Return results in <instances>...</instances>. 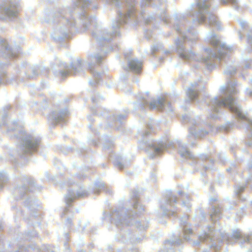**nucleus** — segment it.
Listing matches in <instances>:
<instances>
[{
  "label": "nucleus",
  "mask_w": 252,
  "mask_h": 252,
  "mask_svg": "<svg viewBox=\"0 0 252 252\" xmlns=\"http://www.w3.org/2000/svg\"><path fill=\"white\" fill-rule=\"evenodd\" d=\"M125 56L127 58L129 68L135 73H140L142 68V63L137 59L130 60L126 53H125Z\"/></svg>",
  "instance_id": "obj_21"
},
{
  "label": "nucleus",
  "mask_w": 252,
  "mask_h": 252,
  "mask_svg": "<svg viewBox=\"0 0 252 252\" xmlns=\"http://www.w3.org/2000/svg\"><path fill=\"white\" fill-rule=\"evenodd\" d=\"M248 167L250 169L252 168V161H251L248 164Z\"/></svg>",
  "instance_id": "obj_50"
},
{
  "label": "nucleus",
  "mask_w": 252,
  "mask_h": 252,
  "mask_svg": "<svg viewBox=\"0 0 252 252\" xmlns=\"http://www.w3.org/2000/svg\"><path fill=\"white\" fill-rule=\"evenodd\" d=\"M65 224L67 227L70 228L72 225V219L67 217L64 221Z\"/></svg>",
  "instance_id": "obj_41"
},
{
  "label": "nucleus",
  "mask_w": 252,
  "mask_h": 252,
  "mask_svg": "<svg viewBox=\"0 0 252 252\" xmlns=\"http://www.w3.org/2000/svg\"><path fill=\"white\" fill-rule=\"evenodd\" d=\"M163 2V0H142V6H146L150 4L152 5L158 6Z\"/></svg>",
  "instance_id": "obj_29"
},
{
  "label": "nucleus",
  "mask_w": 252,
  "mask_h": 252,
  "mask_svg": "<svg viewBox=\"0 0 252 252\" xmlns=\"http://www.w3.org/2000/svg\"><path fill=\"white\" fill-rule=\"evenodd\" d=\"M104 189L105 190L106 193H108L110 194H112V190L105 187V184L101 182H97L94 184V194H99L100 190Z\"/></svg>",
  "instance_id": "obj_23"
},
{
  "label": "nucleus",
  "mask_w": 252,
  "mask_h": 252,
  "mask_svg": "<svg viewBox=\"0 0 252 252\" xmlns=\"http://www.w3.org/2000/svg\"><path fill=\"white\" fill-rule=\"evenodd\" d=\"M153 125L152 123L147 124V130L139 131L138 136L139 139V146L141 149H144L153 158L157 155H159L168 147H174L178 148L179 154L181 157L186 159H192V164H199L202 165L205 170L211 167V165L214 163V160L209 159L206 155H200L196 158L187 149L181 141L177 140L174 142L167 141L166 139L152 140L148 141L146 136L153 131L152 130Z\"/></svg>",
  "instance_id": "obj_3"
},
{
  "label": "nucleus",
  "mask_w": 252,
  "mask_h": 252,
  "mask_svg": "<svg viewBox=\"0 0 252 252\" xmlns=\"http://www.w3.org/2000/svg\"><path fill=\"white\" fill-rule=\"evenodd\" d=\"M220 2L221 4L223 5L230 3L235 9L237 10H239L238 0H220Z\"/></svg>",
  "instance_id": "obj_31"
},
{
  "label": "nucleus",
  "mask_w": 252,
  "mask_h": 252,
  "mask_svg": "<svg viewBox=\"0 0 252 252\" xmlns=\"http://www.w3.org/2000/svg\"><path fill=\"white\" fill-rule=\"evenodd\" d=\"M160 19L165 24L172 23L174 29L181 35V38L175 40L176 51L179 58L185 61H197L204 63L208 70H212L217 62L225 60L228 52L232 50V47L221 43L219 37L213 31L210 32L206 36V41L211 44L213 50L210 48L204 49L205 55L201 56L194 54L191 50L186 49L185 41L195 42L197 39L196 31L192 29H187L189 21L182 14H175L170 18L164 11L160 16Z\"/></svg>",
  "instance_id": "obj_2"
},
{
  "label": "nucleus",
  "mask_w": 252,
  "mask_h": 252,
  "mask_svg": "<svg viewBox=\"0 0 252 252\" xmlns=\"http://www.w3.org/2000/svg\"><path fill=\"white\" fill-rule=\"evenodd\" d=\"M210 214V218L213 221L219 220L221 216L220 209L215 206H213L211 208Z\"/></svg>",
  "instance_id": "obj_25"
},
{
  "label": "nucleus",
  "mask_w": 252,
  "mask_h": 252,
  "mask_svg": "<svg viewBox=\"0 0 252 252\" xmlns=\"http://www.w3.org/2000/svg\"><path fill=\"white\" fill-rule=\"evenodd\" d=\"M41 70V67L38 65H34L31 67L28 72L26 73L27 76L29 79H33L38 76L39 72Z\"/></svg>",
  "instance_id": "obj_24"
},
{
  "label": "nucleus",
  "mask_w": 252,
  "mask_h": 252,
  "mask_svg": "<svg viewBox=\"0 0 252 252\" xmlns=\"http://www.w3.org/2000/svg\"><path fill=\"white\" fill-rule=\"evenodd\" d=\"M78 252H85L83 250H79Z\"/></svg>",
  "instance_id": "obj_61"
},
{
  "label": "nucleus",
  "mask_w": 252,
  "mask_h": 252,
  "mask_svg": "<svg viewBox=\"0 0 252 252\" xmlns=\"http://www.w3.org/2000/svg\"><path fill=\"white\" fill-rule=\"evenodd\" d=\"M113 156H115L116 158L115 160L114 161V165L120 170L123 169L126 167V165L121 162L122 157L121 156H116L113 154H111L110 155V158H112Z\"/></svg>",
  "instance_id": "obj_27"
},
{
  "label": "nucleus",
  "mask_w": 252,
  "mask_h": 252,
  "mask_svg": "<svg viewBox=\"0 0 252 252\" xmlns=\"http://www.w3.org/2000/svg\"><path fill=\"white\" fill-rule=\"evenodd\" d=\"M91 111L93 113V115L96 113L95 111V108L94 107H91Z\"/></svg>",
  "instance_id": "obj_48"
},
{
  "label": "nucleus",
  "mask_w": 252,
  "mask_h": 252,
  "mask_svg": "<svg viewBox=\"0 0 252 252\" xmlns=\"http://www.w3.org/2000/svg\"><path fill=\"white\" fill-rule=\"evenodd\" d=\"M69 115V112L67 108H64L61 111H53L48 116L49 121L53 126L57 124L63 126V124L67 122L66 118Z\"/></svg>",
  "instance_id": "obj_16"
},
{
  "label": "nucleus",
  "mask_w": 252,
  "mask_h": 252,
  "mask_svg": "<svg viewBox=\"0 0 252 252\" xmlns=\"http://www.w3.org/2000/svg\"><path fill=\"white\" fill-rule=\"evenodd\" d=\"M199 241L194 242L193 245H199L201 242L211 243L210 247L217 252L220 249V245L223 241L227 243L238 242L241 247H249L252 245V234L250 235H242L238 230H234L230 235L224 232L214 231L212 226H208L207 231L201 232L198 237Z\"/></svg>",
  "instance_id": "obj_5"
},
{
  "label": "nucleus",
  "mask_w": 252,
  "mask_h": 252,
  "mask_svg": "<svg viewBox=\"0 0 252 252\" xmlns=\"http://www.w3.org/2000/svg\"><path fill=\"white\" fill-rule=\"evenodd\" d=\"M163 47V45L161 43H158L155 45H153L151 48V54L154 56L155 53L159 51L160 49H161Z\"/></svg>",
  "instance_id": "obj_35"
},
{
  "label": "nucleus",
  "mask_w": 252,
  "mask_h": 252,
  "mask_svg": "<svg viewBox=\"0 0 252 252\" xmlns=\"http://www.w3.org/2000/svg\"><path fill=\"white\" fill-rule=\"evenodd\" d=\"M124 111L125 112V114H120L117 116L111 115L109 117L108 112L106 110H103V113H100L99 111L97 115L99 116H103L106 119H109L110 120H113L114 121L115 123L117 124H119L120 125H121L123 123V120L125 119L126 117V113L128 112V110L125 109Z\"/></svg>",
  "instance_id": "obj_20"
},
{
  "label": "nucleus",
  "mask_w": 252,
  "mask_h": 252,
  "mask_svg": "<svg viewBox=\"0 0 252 252\" xmlns=\"http://www.w3.org/2000/svg\"><path fill=\"white\" fill-rule=\"evenodd\" d=\"M114 146L113 141L112 139H110L109 137L105 140V143L103 145V149L109 150L111 149Z\"/></svg>",
  "instance_id": "obj_34"
},
{
  "label": "nucleus",
  "mask_w": 252,
  "mask_h": 252,
  "mask_svg": "<svg viewBox=\"0 0 252 252\" xmlns=\"http://www.w3.org/2000/svg\"><path fill=\"white\" fill-rule=\"evenodd\" d=\"M234 126L233 122H227L226 124L219 126L218 130L220 131L229 132Z\"/></svg>",
  "instance_id": "obj_28"
},
{
  "label": "nucleus",
  "mask_w": 252,
  "mask_h": 252,
  "mask_svg": "<svg viewBox=\"0 0 252 252\" xmlns=\"http://www.w3.org/2000/svg\"><path fill=\"white\" fill-rule=\"evenodd\" d=\"M135 240H134V238H132V243H134V244L140 243L141 241V238H135Z\"/></svg>",
  "instance_id": "obj_47"
},
{
  "label": "nucleus",
  "mask_w": 252,
  "mask_h": 252,
  "mask_svg": "<svg viewBox=\"0 0 252 252\" xmlns=\"http://www.w3.org/2000/svg\"><path fill=\"white\" fill-rule=\"evenodd\" d=\"M12 125L13 127L7 126V133L11 137L19 140L18 154L21 158H26L37 151L40 144V138L25 133L22 127L18 126L16 121L13 122Z\"/></svg>",
  "instance_id": "obj_7"
},
{
  "label": "nucleus",
  "mask_w": 252,
  "mask_h": 252,
  "mask_svg": "<svg viewBox=\"0 0 252 252\" xmlns=\"http://www.w3.org/2000/svg\"><path fill=\"white\" fill-rule=\"evenodd\" d=\"M64 237L65 238V241L64 242V252H70V247L68 245V242L69 239L68 233L64 234Z\"/></svg>",
  "instance_id": "obj_36"
},
{
  "label": "nucleus",
  "mask_w": 252,
  "mask_h": 252,
  "mask_svg": "<svg viewBox=\"0 0 252 252\" xmlns=\"http://www.w3.org/2000/svg\"><path fill=\"white\" fill-rule=\"evenodd\" d=\"M239 24L240 26L243 29H245L246 27L248 26L246 22L244 20H240L239 21Z\"/></svg>",
  "instance_id": "obj_45"
},
{
  "label": "nucleus",
  "mask_w": 252,
  "mask_h": 252,
  "mask_svg": "<svg viewBox=\"0 0 252 252\" xmlns=\"http://www.w3.org/2000/svg\"><path fill=\"white\" fill-rule=\"evenodd\" d=\"M249 251L248 252H252V247L249 248Z\"/></svg>",
  "instance_id": "obj_58"
},
{
  "label": "nucleus",
  "mask_w": 252,
  "mask_h": 252,
  "mask_svg": "<svg viewBox=\"0 0 252 252\" xmlns=\"http://www.w3.org/2000/svg\"><path fill=\"white\" fill-rule=\"evenodd\" d=\"M204 89V86L199 84L197 82L191 84V86L186 91L188 99H186V102H190L191 101L199 102V92H201Z\"/></svg>",
  "instance_id": "obj_17"
},
{
  "label": "nucleus",
  "mask_w": 252,
  "mask_h": 252,
  "mask_svg": "<svg viewBox=\"0 0 252 252\" xmlns=\"http://www.w3.org/2000/svg\"><path fill=\"white\" fill-rule=\"evenodd\" d=\"M145 35L146 38H147L148 40L150 39V37L152 36L151 31L149 30L145 31Z\"/></svg>",
  "instance_id": "obj_43"
},
{
  "label": "nucleus",
  "mask_w": 252,
  "mask_h": 252,
  "mask_svg": "<svg viewBox=\"0 0 252 252\" xmlns=\"http://www.w3.org/2000/svg\"><path fill=\"white\" fill-rule=\"evenodd\" d=\"M183 121L191 125L189 128V134L188 138L191 145L195 144L191 141L192 138H202L208 134L209 131H212L213 127L210 125H205L204 126L200 122V118L196 117L195 118L189 117L187 115L183 116Z\"/></svg>",
  "instance_id": "obj_11"
},
{
  "label": "nucleus",
  "mask_w": 252,
  "mask_h": 252,
  "mask_svg": "<svg viewBox=\"0 0 252 252\" xmlns=\"http://www.w3.org/2000/svg\"><path fill=\"white\" fill-rule=\"evenodd\" d=\"M133 81L134 82H136V83H138V79L136 77H134L133 79Z\"/></svg>",
  "instance_id": "obj_51"
},
{
  "label": "nucleus",
  "mask_w": 252,
  "mask_h": 252,
  "mask_svg": "<svg viewBox=\"0 0 252 252\" xmlns=\"http://www.w3.org/2000/svg\"><path fill=\"white\" fill-rule=\"evenodd\" d=\"M88 126H89V127L93 130L92 125L91 124H89Z\"/></svg>",
  "instance_id": "obj_55"
},
{
  "label": "nucleus",
  "mask_w": 252,
  "mask_h": 252,
  "mask_svg": "<svg viewBox=\"0 0 252 252\" xmlns=\"http://www.w3.org/2000/svg\"><path fill=\"white\" fill-rule=\"evenodd\" d=\"M164 53H165V54H167H167H169V53H170V51H168V50H166V51H164Z\"/></svg>",
  "instance_id": "obj_54"
},
{
  "label": "nucleus",
  "mask_w": 252,
  "mask_h": 252,
  "mask_svg": "<svg viewBox=\"0 0 252 252\" xmlns=\"http://www.w3.org/2000/svg\"><path fill=\"white\" fill-rule=\"evenodd\" d=\"M195 0L196 3H191L189 8L187 14L194 17L192 20L194 24L205 23L217 30H220V22L211 11L210 7L213 0Z\"/></svg>",
  "instance_id": "obj_8"
},
{
  "label": "nucleus",
  "mask_w": 252,
  "mask_h": 252,
  "mask_svg": "<svg viewBox=\"0 0 252 252\" xmlns=\"http://www.w3.org/2000/svg\"><path fill=\"white\" fill-rule=\"evenodd\" d=\"M250 33H252V28L249 30Z\"/></svg>",
  "instance_id": "obj_64"
},
{
  "label": "nucleus",
  "mask_w": 252,
  "mask_h": 252,
  "mask_svg": "<svg viewBox=\"0 0 252 252\" xmlns=\"http://www.w3.org/2000/svg\"><path fill=\"white\" fill-rule=\"evenodd\" d=\"M248 128L249 130L250 131L251 134L252 136V121L248 122Z\"/></svg>",
  "instance_id": "obj_46"
},
{
  "label": "nucleus",
  "mask_w": 252,
  "mask_h": 252,
  "mask_svg": "<svg viewBox=\"0 0 252 252\" xmlns=\"http://www.w3.org/2000/svg\"><path fill=\"white\" fill-rule=\"evenodd\" d=\"M2 229V226L1 225V223H0V230Z\"/></svg>",
  "instance_id": "obj_60"
},
{
  "label": "nucleus",
  "mask_w": 252,
  "mask_h": 252,
  "mask_svg": "<svg viewBox=\"0 0 252 252\" xmlns=\"http://www.w3.org/2000/svg\"><path fill=\"white\" fill-rule=\"evenodd\" d=\"M218 158L219 160L222 163H224L225 162V155L222 153H219L218 154Z\"/></svg>",
  "instance_id": "obj_42"
},
{
  "label": "nucleus",
  "mask_w": 252,
  "mask_h": 252,
  "mask_svg": "<svg viewBox=\"0 0 252 252\" xmlns=\"http://www.w3.org/2000/svg\"><path fill=\"white\" fill-rule=\"evenodd\" d=\"M139 214V213H138L137 215H136L134 217V218L133 219L132 221L130 220V218L132 217L131 214L129 216L126 217L125 214H122V215L120 216V217H118L117 219H121L123 220L124 219L126 218L127 219V220L130 221V222H131L130 224H126L124 222V221H123L122 223H121L119 225H116L117 227H119V226H121V225H133V223H134L135 226L137 228H138L140 230L142 231V230H145L149 227V223H148V220H142L140 221H135V222L134 221V219H135V217L137 216H138Z\"/></svg>",
  "instance_id": "obj_19"
},
{
  "label": "nucleus",
  "mask_w": 252,
  "mask_h": 252,
  "mask_svg": "<svg viewBox=\"0 0 252 252\" xmlns=\"http://www.w3.org/2000/svg\"><path fill=\"white\" fill-rule=\"evenodd\" d=\"M177 198V197L173 195L171 190L165 191L164 199L160 202V208L162 211L163 216L168 217L170 216H176L177 209L175 207Z\"/></svg>",
  "instance_id": "obj_15"
},
{
  "label": "nucleus",
  "mask_w": 252,
  "mask_h": 252,
  "mask_svg": "<svg viewBox=\"0 0 252 252\" xmlns=\"http://www.w3.org/2000/svg\"><path fill=\"white\" fill-rule=\"evenodd\" d=\"M6 117H7L6 114H5L4 115H3V116H2L3 122H0V127L2 126H4V125H6V120H5V119Z\"/></svg>",
  "instance_id": "obj_44"
},
{
  "label": "nucleus",
  "mask_w": 252,
  "mask_h": 252,
  "mask_svg": "<svg viewBox=\"0 0 252 252\" xmlns=\"http://www.w3.org/2000/svg\"><path fill=\"white\" fill-rule=\"evenodd\" d=\"M103 99V97L100 95L99 94H95L94 96L92 97V101L94 103H97L99 100Z\"/></svg>",
  "instance_id": "obj_38"
},
{
  "label": "nucleus",
  "mask_w": 252,
  "mask_h": 252,
  "mask_svg": "<svg viewBox=\"0 0 252 252\" xmlns=\"http://www.w3.org/2000/svg\"><path fill=\"white\" fill-rule=\"evenodd\" d=\"M132 252H138V250H137V249L135 248L134 249L132 250Z\"/></svg>",
  "instance_id": "obj_53"
},
{
  "label": "nucleus",
  "mask_w": 252,
  "mask_h": 252,
  "mask_svg": "<svg viewBox=\"0 0 252 252\" xmlns=\"http://www.w3.org/2000/svg\"><path fill=\"white\" fill-rule=\"evenodd\" d=\"M237 69L233 66H228L223 71V74L227 76H233L236 72Z\"/></svg>",
  "instance_id": "obj_33"
},
{
  "label": "nucleus",
  "mask_w": 252,
  "mask_h": 252,
  "mask_svg": "<svg viewBox=\"0 0 252 252\" xmlns=\"http://www.w3.org/2000/svg\"><path fill=\"white\" fill-rule=\"evenodd\" d=\"M236 85L237 83L235 80H229L227 81L226 86H220V94L219 96L210 99L208 96H205L202 102L210 107L212 112L209 115L210 118L217 119L219 110L223 106L227 107L231 112L234 113L238 120L247 121L246 116L243 113L241 107L234 96L237 93L235 88Z\"/></svg>",
  "instance_id": "obj_4"
},
{
  "label": "nucleus",
  "mask_w": 252,
  "mask_h": 252,
  "mask_svg": "<svg viewBox=\"0 0 252 252\" xmlns=\"http://www.w3.org/2000/svg\"><path fill=\"white\" fill-rule=\"evenodd\" d=\"M245 189V186L243 185H238L235 188V192L237 197L242 200H245V198H244L241 196V193L244 191Z\"/></svg>",
  "instance_id": "obj_30"
},
{
  "label": "nucleus",
  "mask_w": 252,
  "mask_h": 252,
  "mask_svg": "<svg viewBox=\"0 0 252 252\" xmlns=\"http://www.w3.org/2000/svg\"><path fill=\"white\" fill-rule=\"evenodd\" d=\"M22 182L23 184L22 185L18 186L14 189V195L17 200L25 198V206L29 209L31 213H33L32 216L35 217L34 213L40 208V206L36 197L31 193V191L35 189L36 188L34 181L32 178L24 177Z\"/></svg>",
  "instance_id": "obj_9"
},
{
  "label": "nucleus",
  "mask_w": 252,
  "mask_h": 252,
  "mask_svg": "<svg viewBox=\"0 0 252 252\" xmlns=\"http://www.w3.org/2000/svg\"><path fill=\"white\" fill-rule=\"evenodd\" d=\"M127 77L126 75H125V76H124V80L126 79H127Z\"/></svg>",
  "instance_id": "obj_62"
},
{
  "label": "nucleus",
  "mask_w": 252,
  "mask_h": 252,
  "mask_svg": "<svg viewBox=\"0 0 252 252\" xmlns=\"http://www.w3.org/2000/svg\"><path fill=\"white\" fill-rule=\"evenodd\" d=\"M35 249L34 246H30L28 248L25 247V246H22L19 247L18 250H17L15 252H30V250H33Z\"/></svg>",
  "instance_id": "obj_37"
},
{
  "label": "nucleus",
  "mask_w": 252,
  "mask_h": 252,
  "mask_svg": "<svg viewBox=\"0 0 252 252\" xmlns=\"http://www.w3.org/2000/svg\"><path fill=\"white\" fill-rule=\"evenodd\" d=\"M149 104L148 101L146 98L143 96H139L137 100L134 103V109H140L144 110L145 107Z\"/></svg>",
  "instance_id": "obj_22"
},
{
  "label": "nucleus",
  "mask_w": 252,
  "mask_h": 252,
  "mask_svg": "<svg viewBox=\"0 0 252 252\" xmlns=\"http://www.w3.org/2000/svg\"><path fill=\"white\" fill-rule=\"evenodd\" d=\"M67 187V193L65 195V201L66 207L62 215V218L66 215L69 211V208L71 206V203L74 200L84 197L89 194L88 191L84 189L81 185L75 184L73 181H68L67 185H65Z\"/></svg>",
  "instance_id": "obj_14"
},
{
  "label": "nucleus",
  "mask_w": 252,
  "mask_h": 252,
  "mask_svg": "<svg viewBox=\"0 0 252 252\" xmlns=\"http://www.w3.org/2000/svg\"><path fill=\"white\" fill-rule=\"evenodd\" d=\"M113 125H114L113 123H112L111 124H108V126H113Z\"/></svg>",
  "instance_id": "obj_59"
},
{
  "label": "nucleus",
  "mask_w": 252,
  "mask_h": 252,
  "mask_svg": "<svg viewBox=\"0 0 252 252\" xmlns=\"http://www.w3.org/2000/svg\"><path fill=\"white\" fill-rule=\"evenodd\" d=\"M92 117H93V116L88 115L87 117V119L89 121L92 122L94 120V119Z\"/></svg>",
  "instance_id": "obj_49"
},
{
  "label": "nucleus",
  "mask_w": 252,
  "mask_h": 252,
  "mask_svg": "<svg viewBox=\"0 0 252 252\" xmlns=\"http://www.w3.org/2000/svg\"><path fill=\"white\" fill-rule=\"evenodd\" d=\"M245 67L246 68H249L250 67V65L248 64H246V65H245Z\"/></svg>",
  "instance_id": "obj_57"
},
{
  "label": "nucleus",
  "mask_w": 252,
  "mask_h": 252,
  "mask_svg": "<svg viewBox=\"0 0 252 252\" xmlns=\"http://www.w3.org/2000/svg\"><path fill=\"white\" fill-rule=\"evenodd\" d=\"M37 235V234L36 233V232L33 230V231H30L29 232L27 233V237L25 238V240H30V239L32 238V237H35L36 235Z\"/></svg>",
  "instance_id": "obj_39"
},
{
  "label": "nucleus",
  "mask_w": 252,
  "mask_h": 252,
  "mask_svg": "<svg viewBox=\"0 0 252 252\" xmlns=\"http://www.w3.org/2000/svg\"><path fill=\"white\" fill-rule=\"evenodd\" d=\"M8 159L11 161H13L14 160V159H13V158H11V157H9Z\"/></svg>",
  "instance_id": "obj_56"
},
{
  "label": "nucleus",
  "mask_w": 252,
  "mask_h": 252,
  "mask_svg": "<svg viewBox=\"0 0 252 252\" xmlns=\"http://www.w3.org/2000/svg\"><path fill=\"white\" fill-rule=\"evenodd\" d=\"M239 36H240V38H242V35H241V33H240V32H239Z\"/></svg>",
  "instance_id": "obj_63"
},
{
  "label": "nucleus",
  "mask_w": 252,
  "mask_h": 252,
  "mask_svg": "<svg viewBox=\"0 0 252 252\" xmlns=\"http://www.w3.org/2000/svg\"><path fill=\"white\" fill-rule=\"evenodd\" d=\"M188 218L189 216L185 215L180 219L178 232L176 234V240L165 241V247L168 249L166 252H175L170 247L179 246L183 243L184 240L188 241L190 240V235L192 234V230L190 224L187 222Z\"/></svg>",
  "instance_id": "obj_12"
},
{
  "label": "nucleus",
  "mask_w": 252,
  "mask_h": 252,
  "mask_svg": "<svg viewBox=\"0 0 252 252\" xmlns=\"http://www.w3.org/2000/svg\"><path fill=\"white\" fill-rule=\"evenodd\" d=\"M149 107L151 110L157 108L159 110H165L167 112L173 111L170 102L162 97L153 100L149 104Z\"/></svg>",
  "instance_id": "obj_18"
},
{
  "label": "nucleus",
  "mask_w": 252,
  "mask_h": 252,
  "mask_svg": "<svg viewBox=\"0 0 252 252\" xmlns=\"http://www.w3.org/2000/svg\"><path fill=\"white\" fill-rule=\"evenodd\" d=\"M19 4L12 0L7 2L0 4V21L9 19L12 20L17 17L19 9ZM0 31L3 32L2 27H0ZM20 53V48L16 47V49L11 48L8 45L6 40L0 38V57L5 58H14ZM5 64L0 63V85L4 83L6 80V73L4 71Z\"/></svg>",
  "instance_id": "obj_6"
},
{
  "label": "nucleus",
  "mask_w": 252,
  "mask_h": 252,
  "mask_svg": "<svg viewBox=\"0 0 252 252\" xmlns=\"http://www.w3.org/2000/svg\"><path fill=\"white\" fill-rule=\"evenodd\" d=\"M106 1L122 8L118 11V19L112 22V31L111 32L96 24L95 18L89 16L87 14L86 9L91 3L90 0H76L73 2L74 13L70 8H64L52 12L47 21L53 24L51 36L56 42L70 38V33L76 24L74 16L78 12V17L81 21L85 31L88 29L90 25H95V29L92 32V35L99 44L101 53L88 56L89 69L95 79L94 82L89 81L92 86L98 84L100 80L102 73L96 71L95 69L102 63L105 54L113 50L110 43L114 36L120 34V27L124 24L135 26L138 21L136 15L135 0Z\"/></svg>",
  "instance_id": "obj_1"
},
{
  "label": "nucleus",
  "mask_w": 252,
  "mask_h": 252,
  "mask_svg": "<svg viewBox=\"0 0 252 252\" xmlns=\"http://www.w3.org/2000/svg\"><path fill=\"white\" fill-rule=\"evenodd\" d=\"M55 64L58 66L53 67V71L55 76L64 78L69 75H74L80 72L83 70V63L80 58H77L76 62L72 63L70 65L62 62L61 60L56 58L55 60Z\"/></svg>",
  "instance_id": "obj_13"
},
{
  "label": "nucleus",
  "mask_w": 252,
  "mask_h": 252,
  "mask_svg": "<svg viewBox=\"0 0 252 252\" xmlns=\"http://www.w3.org/2000/svg\"><path fill=\"white\" fill-rule=\"evenodd\" d=\"M139 196V191L137 190H134L131 193V197L132 198L134 203L132 206L128 209L124 208L116 209L115 210L112 211L110 214V219L112 223H114L115 225H119L123 222V220L121 219H117L122 214H125L126 217L129 216L131 214L132 217L130 218V220L132 221L134 217L138 213H141L144 211V206L140 205L138 198ZM124 222L126 224H130V221L127 220L126 219L124 218L123 220Z\"/></svg>",
  "instance_id": "obj_10"
},
{
  "label": "nucleus",
  "mask_w": 252,
  "mask_h": 252,
  "mask_svg": "<svg viewBox=\"0 0 252 252\" xmlns=\"http://www.w3.org/2000/svg\"><path fill=\"white\" fill-rule=\"evenodd\" d=\"M248 145L249 146V147H252V141H251L250 142H249L248 143Z\"/></svg>",
  "instance_id": "obj_52"
},
{
  "label": "nucleus",
  "mask_w": 252,
  "mask_h": 252,
  "mask_svg": "<svg viewBox=\"0 0 252 252\" xmlns=\"http://www.w3.org/2000/svg\"><path fill=\"white\" fill-rule=\"evenodd\" d=\"M178 194L182 201V205L186 206L187 208L189 209L190 208L191 205L189 201V195L182 191H179Z\"/></svg>",
  "instance_id": "obj_26"
},
{
  "label": "nucleus",
  "mask_w": 252,
  "mask_h": 252,
  "mask_svg": "<svg viewBox=\"0 0 252 252\" xmlns=\"http://www.w3.org/2000/svg\"><path fill=\"white\" fill-rule=\"evenodd\" d=\"M8 180L6 174L4 172H0V190L2 189L4 185L6 184Z\"/></svg>",
  "instance_id": "obj_32"
},
{
  "label": "nucleus",
  "mask_w": 252,
  "mask_h": 252,
  "mask_svg": "<svg viewBox=\"0 0 252 252\" xmlns=\"http://www.w3.org/2000/svg\"><path fill=\"white\" fill-rule=\"evenodd\" d=\"M143 18L145 20V23L146 24H150L153 22L154 20L155 19V17L153 16H149L147 18H146L144 16H143Z\"/></svg>",
  "instance_id": "obj_40"
}]
</instances>
